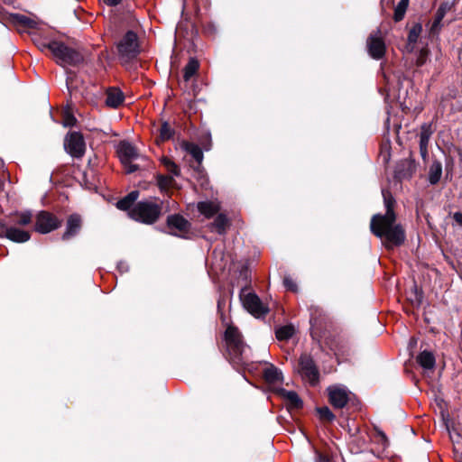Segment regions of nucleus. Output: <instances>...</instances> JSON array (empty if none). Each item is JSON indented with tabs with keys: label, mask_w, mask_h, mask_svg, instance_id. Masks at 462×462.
<instances>
[{
	"label": "nucleus",
	"mask_w": 462,
	"mask_h": 462,
	"mask_svg": "<svg viewBox=\"0 0 462 462\" xmlns=\"http://www.w3.org/2000/svg\"><path fill=\"white\" fill-rule=\"evenodd\" d=\"M432 134L433 131L430 124H423L421 125L420 133V152L422 158H426L428 155V145Z\"/></svg>",
	"instance_id": "a211bd4d"
},
{
	"label": "nucleus",
	"mask_w": 462,
	"mask_h": 462,
	"mask_svg": "<svg viewBox=\"0 0 462 462\" xmlns=\"http://www.w3.org/2000/svg\"><path fill=\"white\" fill-rule=\"evenodd\" d=\"M62 220L51 212L42 210L35 217L34 230L40 234H48L58 229Z\"/></svg>",
	"instance_id": "0eeeda50"
},
{
	"label": "nucleus",
	"mask_w": 462,
	"mask_h": 462,
	"mask_svg": "<svg viewBox=\"0 0 462 462\" xmlns=\"http://www.w3.org/2000/svg\"><path fill=\"white\" fill-rule=\"evenodd\" d=\"M125 167V171L127 174H131L139 170V166L137 164L132 163L129 162L128 163H122Z\"/></svg>",
	"instance_id": "79ce46f5"
},
{
	"label": "nucleus",
	"mask_w": 462,
	"mask_h": 462,
	"mask_svg": "<svg viewBox=\"0 0 462 462\" xmlns=\"http://www.w3.org/2000/svg\"><path fill=\"white\" fill-rule=\"evenodd\" d=\"M117 153L122 163H128L140 157L136 148L127 141H121L119 143Z\"/></svg>",
	"instance_id": "2eb2a0df"
},
{
	"label": "nucleus",
	"mask_w": 462,
	"mask_h": 462,
	"mask_svg": "<svg viewBox=\"0 0 462 462\" xmlns=\"http://www.w3.org/2000/svg\"><path fill=\"white\" fill-rule=\"evenodd\" d=\"M442 176V164L439 161H433L429 168L428 180L431 185L439 183Z\"/></svg>",
	"instance_id": "412c9836"
},
{
	"label": "nucleus",
	"mask_w": 462,
	"mask_h": 462,
	"mask_svg": "<svg viewBox=\"0 0 462 462\" xmlns=\"http://www.w3.org/2000/svg\"><path fill=\"white\" fill-rule=\"evenodd\" d=\"M81 229V217L78 214H72L68 217L66 230L62 235V240H69L79 234Z\"/></svg>",
	"instance_id": "dca6fc26"
},
{
	"label": "nucleus",
	"mask_w": 462,
	"mask_h": 462,
	"mask_svg": "<svg viewBox=\"0 0 462 462\" xmlns=\"http://www.w3.org/2000/svg\"><path fill=\"white\" fill-rule=\"evenodd\" d=\"M461 462H462V460H461Z\"/></svg>",
	"instance_id": "6e6d98bb"
},
{
	"label": "nucleus",
	"mask_w": 462,
	"mask_h": 462,
	"mask_svg": "<svg viewBox=\"0 0 462 462\" xmlns=\"http://www.w3.org/2000/svg\"><path fill=\"white\" fill-rule=\"evenodd\" d=\"M316 462H329V458L328 456L317 452L316 453Z\"/></svg>",
	"instance_id": "a18cd8bd"
},
{
	"label": "nucleus",
	"mask_w": 462,
	"mask_h": 462,
	"mask_svg": "<svg viewBox=\"0 0 462 462\" xmlns=\"http://www.w3.org/2000/svg\"><path fill=\"white\" fill-rule=\"evenodd\" d=\"M416 171L415 162L411 159L401 160L395 167L394 178L402 180L411 179Z\"/></svg>",
	"instance_id": "4468645a"
},
{
	"label": "nucleus",
	"mask_w": 462,
	"mask_h": 462,
	"mask_svg": "<svg viewBox=\"0 0 462 462\" xmlns=\"http://www.w3.org/2000/svg\"><path fill=\"white\" fill-rule=\"evenodd\" d=\"M382 195L386 212L384 215L373 216L370 229L375 236L382 239L386 248L392 249L402 245L406 239V235L402 225L396 224V215L393 210L395 199L392 193L383 189Z\"/></svg>",
	"instance_id": "f257e3e1"
},
{
	"label": "nucleus",
	"mask_w": 462,
	"mask_h": 462,
	"mask_svg": "<svg viewBox=\"0 0 462 462\" xmlns=\"http://www.w3.org/2000/svg\"><path fill=\"white\" fill-rule=\"evenodd\" d=\"M283 285L285 286V288L287 290L291 291H297V290H298L296 282L290 276L284 277Z\"/></svg>",
	"instance_id": "a19ab883"
},
{
	"label": "nucleus",
	"mask_w": 462,
	"mask_h": 462,
	"mask_svg": "<svg viewBox=\"0 0 462 462\" xmlns=\"http://www.w3.org/2000/svg\"><path fill=\"white\" fill-rule=\"evenodd\" d=\"M328 393L331 405L342 409L347 404L351 393L343 385H332L328 388Z\"/></svg>",
	"instance_id": "ddd939ff"
},
{
	"label": "nucleus",
	"mask_w": 462,
	"mask_h": 462,
	"mask_svg": "<svg viewBox=\"0 0 462 462\" xmlns=\"http://www.w3.org/2000/svg\"><path fill=\"white\" fill-rule=\"evenodd\" d=\"M125 100V95L118 88H109L106 90V105L112 108H117Z\"/></svg>",
	"instance_id": "6ab92c4d"
},
{
	"label": "nucleus",
	"mask_w": 462,
	"mask_h": 462,
	"mask_svg": "<svg viewBox=\"0 0 462 462\" xmlns=\"http://www.w3.org/2000/svg\"><path fill=\"white\" fill-rule=\"evenodd\" d=\"M379 434L382 438V440L383 441V445L385 446L388 442V439H387L386 435L383 432H380Z\"/></svg>",
	"instance_id": "8fccbe9b"
},
{
	"label": "nucleus",
	"mask_w": 462,
	"mask_h": 462,
	"mask_svg": "<svg viewBox=\"0 0 462 462\" xmlns=\"http://www.w3.org/2000/svg\"><path fill=\"white\" fill-rule=\"evenodd\" d=\"M198 209L202 215L209 218L220 210V206L216 201H201L198 204Z\"/></svg>",
	"instance_id": "aec40b11"
},
{
	"label": "nucleus",
	"mask_w": 462,
	"mask_h": 462,
	"mask_svg": "<svg viewBox=\"0 0 462 462\" xmlns=\"http://www.w3.org/2000/svg\"><path fill=\"white\" fill-rule=\"evenodd\" d=\"M263 377H264L265 381L270 383L282 382L283 380L282 371L272 364H270L264 369Z\"/></svg>",
	"instance_id": "b1692460"
},
{
	"label": "nucleus",
	"mask_w": 462,
	"mask_h": 462,
	"mask_svg": "<svg viewBox=\"0 0 462 462\" xmlns=\"http://www.w3.org/2000/svg\"><path fill=\"white\" fill-rule=\"evenodd\" d=\"M162 164L165 167V169L171 173L172 176L180 175V168L179 166L171 161L170 158L163 156L161 158Z\"/></svg>",
	"instance_id": "2f4dec72"
},
{
	"label": "nucleus",
	"mask_w": 462,
	"mask_h": 462,
	"mask_svg": "<svg viewBox=\"0 0 462 462\" xmlns=\"http://www.w3.org/2000/svg\"><path fill=\"white\" fill-rule=\"evenodd\" d=\"M294 328L291 326H283L276 330V337L279 340H287L293 336Z\"/></svg>",
	"instance_id": "72a5a7b5"
},
{
	"label": "nucleus",
	"mask_w": 462,
	"mask_h": 462,
	"mask_svg": "<svg viewBox=\"0 0 462 462\" xmlns=\"http://www.w3.org/2000/svg\"><path fill=\"white\" fill-rule=\"evenodd\" d=\"M417 362L423 369L431 370L435 366L436 360L431 352L425 350L419 354Z\"/></svg>",
	"instance_id": "393cba45"
},
{
	"label": "nucleus",
	"mask_w": 462,
	"mask_h": 462,
	"mask_svg": "<svg viewBox=\"0 0 462 462\" xmlns=\"http://www.w3.org/2000/svg\"><path fill=\"white\" fill-rule=\"evenodd\" d=\"M105 4L109 6H116L121 3L122 0H103Z\"/></svg>",
	"instance_id": "de8ad7c7"
},
{
	"label": "nucleus",
	"mask_w": 462,
	"mask_h": 462,
	"mask_svg": "<svg viewBox=\"0 0 462 462\" xmlns=\"http://www.w3.org/2000/svg\"><path fill=\"white\" fill-rule=\"evenodd\" d=\"M32 220V214L31 211L16 212L10 223L17 226H24L29 225Z\"/></svg>",
	"instance_id": "bb28decb"
},
{
	"label": "nucleus",
	"mask_w": 462,
	"mask_h": 462,
	"mask_svg": "<svg viewBox=\"0 0 462 462\" xmlns=\"http://www.w3.org/2000/svg\"><path fill=\"white\" fill-rule=\"evenodd\" d=\"M220 304H221V302H220V300H218V302H217V308L218 309H220Z\"/></svg>",
	"instance_id": "5fc2aeb1"
},
{
	"label": "nucleus",
	"mask_w": 462,
	"mask_h": 462,
	"mask_svg": "<svg viewBox=\"0 0 462 462\" xmlns=\"http://www.w3.org/2000/svg\"><path fill=\"white\" fill-rule=\"evenodd\" d=\"M52 42L53 41L47 42L46 40L42 39L41 37H34L33 38L34 44L42 52H45V51H49L51 53V46L52 45Z\"/></svg>",
	"instance_id": "e433bc0d"
},
{
	"label": "nucleus",
	"mask_w": 462,
	"mask_h": 462,
	"mask_svg": "<svg viewBox=\"0 0 462 462\" xmlns=\"http://www.w3.org/2000/svg\"><path fill=\"white\" fill-rule=\"evenodd\" d=\"M156 180L160 189H167L173 182V176L159 174Z\"/></svg>",
	"instance_id": "c9c22d12"
},
{
	"label": "nucleus",
	"mask_w": 462,
	"mask_h": 462,
	"mask_svg": "<svg viewBox=\"0 0 462 462\" xmlns=\"http://www.w3.org/2000/svg\"><path fill=\"white\" fill-rule=\"evenodd\" d=\"M199 69V63L195 58H190L183 69V79L188 82Z\"/></svg>",
	"instance_id": "c85d7f7f"
},
{
	"label": "nucleus",
	"mask_w": 462,
	"mask_h": 462,
	"mask_svg": "<svg viewBox=\"0 0 462 462\" xmlns=\"http://www.w3.org/2000/svg\"><path fill=\"white\" fill-rule=\"evenodd\" d=\"M182 148L189 153L193 159L200 164L203 161V152L200 149V147L198 144H195L193 143L184 142L182 143Z\"/></svg>",
	"instance_id": "a878e982"
},
{
	"label": "nucleus",
	"mask_w": 462,
	"mask_h": 462,
	"mask_svg": "<svg viewBox=\"0 0 462 462\" xmlns=\"http://www.w3.org/2000/svg\"><path fill=\"white\" fill-rule=\"evenodd\" d=\"M317 412L319 414V419L323 421L331 422L335 419V415L327 406L317 408Z\"/></svg>",
	"instance_id": "f704fd0d"
},
{
	"label": "nucleus",
	"mask_w": 462,
	"mask_h": 462,
	"mask_svg": "<svg viewBox=\"0 0 462 462\" xmlns=\"http://www.w3.org/2000/svg\"><path fill=\"white\" fill-rule=\"evenodd\" d=\"M366 48L368 54L374 60H381L385 55L386 46L379 29L369 35L366 41Z\"/></svg>",
	"instance_id": "9d476101"
},
{
	"label": "nucleus",
	"mask_w": 462,
	"mask_h": 462,
	"mask_svg": "<svg viewBox=\"0 0 462 462\" xmlns=\"http://www.w3.org/2000/svg\"><path fill=\"white\" fill-rule=\"evenodd\" d=\"M299 372L303 380L314 385L318 383L319 373L313 359L307 355H302L299 360Z\"/></svg>",
	"instance_id": "1a4fd4ad"
},
{
	"label": "nucleus",
	"mask_w": 462,
	"mask_h": 462,
	"mask_svg": "<svg viewBox=\"0 0 462 462\" xmlns=\"http://www.w3.org/2000/svg\"><path fill=\"white\" fill-rule=\"evenodd\" d=\"M162 201L157 199L141 200L134 206L128 215L135 221L151 225L162 215Z\"/></svg>",
	"instance_id": "f03ea898"
},
{
	"label": "nucleus",
	"mask_w": 462,
	"mask_h": 462,
	"mask_svg": "<svg viewBox=\"0 0 462 462\" xmlns=\"http://www.w3.org/2000/svg\"><path fill=\"white\" fill-rule=\"evenodd\" d=\"M278 393L286 401L289 410H298L303 406V402L296 392L281 388L278 390Z\"/></svg>",
	"instance_id": "f3484780"
},
{
	"label": "nucleus",
	"mask_w": 462,
	"mask_h": 462,
	"mask_svg": "<svg viewBox=\"0 0 462 462\" xmlns=\"http://www.w3.org/2000/svg\"><path fill=\"white\" fill-rule=\"evenodd\" d=\"M409 5V0H400L394 8L393 19L395 22H400L403 19L404 14Z\"/></svg>",
	"instance_id": "7c9ffc66"
},
{
	"label": "nucleus",
	"mask_w": 462,
	"mask_h": 462,
	"mask_svg": "<svg viewBox=\"0 0 462 462\" xmlns=\"http://www.w3.org/2000/svg\"><path fill=\"white\" fill-rule=\"evenodd\" d=\"M453 219L454 221L459 226H462V213L461 212H455L453 214Z\"/></svg>",
	"instance_id": "49530a36"
},
{
	"label": "nucleus",
	"mask_w": 462,
	"mask_h": 462,
	"mask_svg": "<svg viewBox=\"0 0 462 462\" xmlns=\"http://www.w3.org/2000/svg\"><path fill=\"white\" fill-rule=\"evenodd\" d=\"M416 297H417V300H418V301H419V303H420V302L421 301V295H420H420H418V294L416 293Z\"/></svg>",
	"instance_id": "603ef678"
},
{
	"label": "nucleus",
	"mask_w": 462,
	"mask_h": 462,
	"mask_svg": "<svg viewBox=\"0 0 462 462\" xmlns=\"http://www.w3.org/2000/svg\"><path fill=\"white\" fill-rule=\"evenodd\" d=\"M225 338L226 347L234 363L243 364V356L246 349V345L243 340V337L237 328L229 326L226 329Z\"/></svg>",
	"instance_id": "7ed1b4c3"
},
{
	"label": "nucleus",
	"mask_w": 462,
	"mask_h": 462,
	"mask_svg": "<svg viewBox=\"0 0 462 462\" xmlns=\"http://www.w3.org/2000/svg\"><path fill=\"white\" fill-rule=\"evenodd\" d=\"M64 145L67 152L75 158H81L85 153V141L82 134L79 132H72L68 134Z\"/></svg>",
	"instance_id": "f8f14e48"
},
{
	"label": "nucleus",
	"mask_w": 462,
	"mask_h": 462,
	"mask_svg": "<svg viewBox=\"0 0 462 462\" xmlns=\"http://www.w3.org/2000/svg\"><path fill=\"white\" fill-rule=\"evenodd\" d=\"M0 238L20 244L29 241L31 234L10 222L0 220Z\"/></svg>",
	"instance_id": "6e6552de"
},
{
	"label": "nucleus",
	"mask_w": 462,
	"mask_h": 462,
	"mask_svg": "<svg viewBox=\"0 0 462 462\" xmlns=\"http://www.w3.org/2000/svg\"><path fill=\"white\" fill-rule=\"evenodd\" d=\"M190 223L179 214L170 215L167 217V226L172 236L186 238L190 230Z\"/></svg>",
	"instance_id": "9b49d317"
},
{
	"label": "nucleus",
	"mask_w": 462,
	"mask_h": 462,
	"mask_svg": "<svg viewBox=\"0 0 462 462\" xmlns=\"http://www.w3.org/2000/svg\"><path fill=\"white\" fill-rule=\"evenodd\" d=\"M117 51L120 60L128 62L136 58L139 53L137 34L128 31L117 43Z\"/></svg>",
	"instance_id": "39448f33"
},
{
	"label": "nucleus",
	"mask_w": 462,
	"mask_h": 462,
	"mask_svg": "<svg viewBox=\"0 0 462 462\" xmlns=\"http://www.w3.org/2000/svg\"><path fill=\"white\" fill-rule=\"evenodd\" d=\"M159 133H160V139L161 141H167V140H170L173 134H174V130L173 128L171 127V125L168 124V122H163L161 126H160V129H159Z\"/></svg>",
	"instance_id": "473e14b6"
},
{
	"label": "nucleus",
	"mask_w": 462,
	"mask_h": 462,
	"mask_svg": "<svg viewBox=\"0 0 462 462\" xmlns=\"http://www.w3.org/2000/svg\"><path fill=\"white\" fill-rule=\"evenodd\" d=\"M13 0H4L5 3L10 4Z\"/></svg>",
	"instance_id": "864d4df0"
},
{
	"label": "nucleus",
	"mask_w": 462,
	"mask_h": 462,
	"mask_svg": "<svg viewBox=\"0 0 462 462\" xmlns=\"http://www.w3.org/2000/svg\"><path fill=\"white\" fill-rule=\"evenodd\" d=\"M228 226V219L224 214H218L214 222L210 225L211 230L216 231L218 235L226 234Z\"/></svg>",
	"instance_id": "cd10ccee"
},
{
	"label": "nucleus",
	"mask_w": 462,
	"mask_h": 462,
	"mask_svg": "<svg viewBox=\"0 0 462 462\" xmlns=\"http://www.w3.org/2000/svg\"><path fill=\"white\" fill-rule=\"evenodd\" d=\"M239 297L243 307L253 316L260 318L268 313L269 309L264 306L261 299L254 292L245 293V289L243 288L240 291Z\"/></svg>",
	"instance_id": "423d86ee"
},
{
	"label": "nucleus",
	"mask_w": 462,
	"mask_h": 462,
	"mask_svg": "<svg viewBox=\"0 0 462 462\" xmlns=\"http://www.w3.org/2000/svg\"><path fill=\"white\" fill-rule=\"evenodd\" d=\"M118 268L119 269H125V263H120L119 265H118Z\"/></svg>",
	"instance_id": "3c124183"
},
{
	"label": "nucleus",
	"mask_w": 462,
	"mask_h": 462,
	"mask_svg": "<svg viewBox=\"0 0 462 462\" xmlns=\"http://www.w3.org/2000/svg\"><path fill=\"white\" fill-rule=\"evenodd\" d=\"M445 15H446V14H444L441 10H439L438 8V10L435 14L434 21L431 24V28H430L431 32H434L440 28L441 22H442L443 18L445 17Z\"/></svg>",
	"instance_id": "4c0bfd02"
},
{
	"label": "nucleus",
	"mask_w": 462,
	"mask_h": 462,
	"mask_svg": "<svg viewBox=\"0 0 462 462\" xmlns=\"http://www.w3.org/2000/svg\"><path fill=\"white\" fill-rule=\"evenodd\" d=\"M9 20L14 24L23 25L30 29H34L38 25V23L35 20L21 14H11L9 15Z\"/></svg>",
	"instance_id": "5701e85b"
},
{
	"label": "nucleus",
	"mask_w": 462,
	"mask_h": 462,
	"mask_svg": "<svg viewBox=\"0 0 462 462\" xmlns=\"http://www.w3.org/2000/svg\"><path fill=\"white\" fill-rule=\"evenodd\" d=\"M454 7V3L444 2L439 6V9L441 10L444 14H447Z\"/></svg>",
	"instance_id": "37998d69"
},
{
	"label": "nucleus",
	"mask_w": 462,
	"mask_h": 462,
	"mask_svg": "<svg viewBox=\"0 0 462 462\" xmlns=\"http://www.w3.org/2000/svg\"><path fill=\"white\" fill-rule=\"evenodd\" d=\"M425 61L424 53L421 51L420 57L417 60L418 66H422Z\"/></svg>",
	"instance_id": "09e8293b"
},
{
	"label": "nucleus",
	"mask_w": 462,
	"mask_h": 462,
	"mask_svg": "<svg viewBox=\"0 0 462 462\" xmlns=\"http://www.w3.org/2000/svg\"><path fill=\"white\" fill-rule=\"evenodd\" d=\"M422 32V26L420 23H415L408 33V45L412 50L414 45L417 43L418 39Z\"/></svg>",
	"instance_id": "c756f323"
},
{
	"label": "nucleus",
	"mask_w": 462,
	"mask_h": 462,
	"mask_svg": "<svg viewBox=\"0 0 462 462\" xmlns=\"http://www.w3.org/2000/svg\"><path fill=\"white\" fill-rule=\"evenodd\" d=\"M76 123H77V119L73 115H71L68 112H66L64 114L63 125L65 127H71V126L75 125Z\"/></svg>",
	"instance_id": "ea45409f"
},
{
	"label": "nucleus",
	"mask_w": 462,
	"mask_h": 462,
	"mask_svg": "<svg viewBox=\"0 0 462 462\" xmlns=\"http://www.w3.org/2000/svg\"><path fill=\"white\" fill-rule=\"evenodd\" d=\"M318 311H319V308H317V307H315V308L312 307L310 309V323H311L312 326H314L316 324V322H317L316 318H315V314Z\"/></svg>",
	"instance_id": "c03bdc74"
},
{
	"label": "nucleus",
	"mask_w": 462,
	"mask_h": 462,
	"mask_svg": "<svg viewBox=\"0 0 462 462\" xmlns=\"http://www.w3.org/2000/svg\"><path fill=\"white\" fill-rule=\"evenodd\" d=\"M138 197L139 191L133 190L116 202V208L120 210H131L134 208V203L137 200Z\"/></svg>",
	"instance_id": "4be33fe9"
},
{
	"label": "nucleus",
	"mask_w": 462,
	"mask_h": 462,
	"mask_svg": "<svg viewBox=\"0 0 462 462\" xmlns=\"http://www.w3.org/2000/svg\"><path fill=\"white\" fill-rule=\"evenodd\" d=\"M445 15H446V14H444L441 10H439L438 8V10L435 14L434 21L431 24V28H430L431 32H434L440 28L441 22H442L443 18L445 17Z\"/></svg>",
	"instance_id": "58836bf2"
},
{
	"label": "nucleus",
	"mask_w": 462,
	"mask_h": 462,
	"mask_svg": "<svg viewBox=\"0 0 462 462\" xmlns=\"http://www.w3.org/2000/svg\"><path fill=\"white\" fill-rule=\"evenodd\" d=\"M51 47L53 58L60 66H76L81 63L84 60L82 54L79 51L67 46L61 42L53 41Z\"/></svg>",
	"instance_id": "20e7f679"
}]
</instances>
